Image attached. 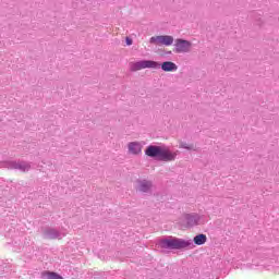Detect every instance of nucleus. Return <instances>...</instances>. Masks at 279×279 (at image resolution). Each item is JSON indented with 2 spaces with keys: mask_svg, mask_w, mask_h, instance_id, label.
<instances>
[{
  "mask_svg": "<svg viewBox=\"0 0 279 279\" xmlns=\"http://www.w3.org/2000/svg\"><path fill=\"white\" fill-rule=\"evenodd\" d=\"M126 45H132V39L130 37H126Z\"/></svg>",
  "mask_w": 279,
  "mask_h": 279,
  "instance_id": "obj_12",
  "label": "nucleus"
},
{
  "mask_svg": "<svg viewBox=\"0 0 279 279\" xmlns=\"http://www.w3.org/2000/svg\"><path fill=\"white\" fill-rule=\"evenodd\" d=\"M160 146H148L145 150L146 156L150 158H159L160 157Z\"/></svg>",
  "mask_w": 279,
  "mask_h": 279,
  "instance_id": "obj_7",
  "label": "nucleus"
},
{
  "mask_svg": "<svg viewBox=\"0 0 279 279\" xmlns=\"http://www.w3.org/2000/svg\"><path fill=\"white\" fill-rule=\"evenodd\" d=\"M175 153L167 148H162L159 150V160H163V162H171V160H175Z\"/></svg>",
  "mask_w": 279,
  "mask_h": 279,
  "instance_id": "obj_5",
  "label": "nucleus"
},
{
  "mask_svg": "<svg viewBox=\"0 0 279 279\" xmlns=\"http://www.w3.org/2000/svg\"><path fill=\"white\" fill-rule=\"evenodd\" d=\"M191 47H193V44H191V41L184 39H177L175 53H189V51H191Z\"/></svg>",
  "mask_w": 279,
  "mask_h": 279,
  "instance_id": "obj_3",
  "label": "nucleus"
},
{
  "mask_svg": "<svg viewBox=\"0 0 279 279\" xmlns=\"http://www.w3.org/2000/svg\"><path fill=\"white\" fill-rule=\"evenodd\" d=\"M160 64L156 61L143 60L130 63L131 71H142V69H158Z\"/></svg>",
  "mask_w": 279,
  "mask_h": 279,
  "instance_id": "obj_2",
  "label": "nucleus"
},
{
  "mask_svg": "<svg viewBox=\"0 0 279 279\" xmlns=\"http://www.w3.org/2000/svg\"><path fill=\"white\" fill-rule=\"evenodd\" d=\"M43 278H47V279H63L62 276H60L57 272H51V271H44L41 274Z\"/></svg>",
  "mask_w": 279,
  "mask_h": 279,
  "instance_id": "obj_10",
  "label": "nucleus"
},
{
  "mask_svg": "<svg viewBox=\"0 0 279 279\" xmlns=\"http://www.w3.org/2000/svg\"><path fill=\"white\" fill-rule=\"evenodd\" d=\"M161 245L168 250H186V247H191V241L179 238H170L162 240Z\"/></svg>",
  "mask_w": 279,
  "mask_h": 279,
  "instance_id": "obj_1",
  "label": "nucleus"
},
{
  "mask_svg": "<svg viewBox=\"0 0 279 279\" xmlns=\"http://www.w3.org/2000/svg\"><path fill=\"white\" fill-rule=\"evenodd\" d=\"M161 69L166 72L178 71V65L171 61H166L161 64Z\"/></svg>",
  "mask_w": 279,
  "mask_h": 279,
  "instance_id": "obj_9",
  "label": "nucleus"
},
{
  "mask_svg": "<svg viewBox=\"0 0 279 279\" xmlns=\"http://www.w3.org/2000/svg\"><path fill=\"white\" fill-rule=\"evenodd\" d=\"M150 43L154 45H166V47H169L173 45V37L169 35L156 36L150 38Z\"/></svg>",
  "mask_w": 279,
  "mask_h": 279,
  "instance_id": "obj_4",
  "label": "nucleus"
},
{
  "mask_svg": "<svg viewBox=\"0 0 279 279\" xmlns=\"http://www.w3.org/2000/svg\"><path fill=\"white\" fill-rule=\"evenodd\" d=\"M206 241H207L206 234H198V235L194 236L195 245H204V243H206Z\"/></svg>",
  "mask_w": 279,
  "mask_h": 279,
  "instance_id": "obj_11",
  "label": "nucleus"
},
{
  "mask_svg": "<svg viewBox=\"0 0 279 279\" xmlns=\"http://www.w3.org/2000/svg\"><path fill=\"white\" fill-rule=\"evenodd\" d=\"M137 189L142 193H147V192L151 191V182H149V181H140L137 183Z\"/></svg>",
  "mask_w": 279,
  "mask_h": 279,
  "instance_id": "obj_8",
  "label": "nucleus"
},
{
  "mask_svg": "<svg viewBox=\"0 0 279 279\" xmlns=\"http://www.w3.org/2000/svg\"><path fill=\"white\" fill-rule=\"evenodd\" d=\"M129 147V153L133 154V156H138V154H142L143 151V145L138 142H131L128 145Z\"/></svg>",
  "mask_w": 279,
  "mask_h": 279,
  "instance_id": "obj_6",
  "label": "nucleus"
}]
</instances>
